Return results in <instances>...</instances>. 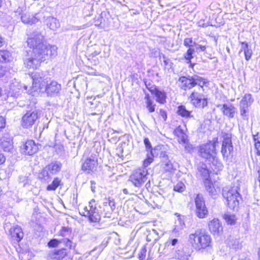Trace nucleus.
Segmentation results:
<instances>
[{
  "instance_id": "obj_1",
  "label": "nucleus",
  "mask_w": 260,
  "mask_h": 260,
  "mask_svg": "<svg viewBox=\"0 0 260 260\" xmlns=\"http://www.w3.org/2000/svg\"><path fill=\"white\" fill-rule=\"evenodd\" d=\"M27 43L28 46L32 49L24 58V64L28 69H37L41 62L57 54V47L47 43L44 36L38 30L30 34Z\"/></svg>"
},
{
  "instance_id": "obj_2",
  "label": "nucleus",
  "mask_w": 260,
  "mask_h": 260,
  "mask_svg": "<svg viewBox=\"0 0 260 260\" xmlns=\"http://www.w3.org/2000/svg\"><path fill=\"white\" fill-rule=\"evenodd\" d=\"M188 242L194 249L200 250L210 246L211 238L205 231L198 229L189 235Z\"/></svg>"
},
{
  "instance_id": "obj_3",
  "label": "nucleus",
  "mask_w": 260,
  "mask_h": 260,
  "mask_svg": "<svg viewBox=\"0 0 260 260\" xmlns=\"http://www.w3.org/2000/svg\"><path fill=\"white\" fill-rule=\"evenodd\" d=\"M180 87L184 90L190 89L198 85L199 89L203 90V87L208 83V81L197 75L192 76H182L178 80Z\"/></svg>"
},
{
  "instance_id": "obj_4",
  "label": "nucleus",
  "mask_w": 260,
  "mask_h": 260,
  "mask_svg": "<svg viewBox=\"0 0 260 260\" xmlns=\"http://www.w3.org/2000/svg\"><path fill=\"white\" fill-rule=\"evenodd\" d=\"M238 189V187H234L230 188L225 187L222 189V196L226 200L227 206L233 210L238 207L241 199Z\"/></svg>"
},
{
  "instance_id": "obj_5",
  "label": "nucleus",
  "mask_w": 260,
  "mask_h": 260,
  "mask_svg": "<svg viewBox=\"0 0 260 260\" xmlns=\"http://www.w3.org/2000/svg\"><path fill=\"white\" fill-rule=\"evenodd\" d=\"M62 164L58 161H54L44 167L39 173V178L43 181L49 182L52 176L58 173L62 168Z\"/></svg>"
},
{
  "instance_id": "obj_6",
  "label": "nucleus",
  "mask_w": 260,
  "mask_h": 260,
  "mask_svg": "<svg viewBox=\"0 0 260 260\" xmlns=\"http://www.w3.org/2000/svg\"><path fill=\"white\" fill-rule=\"evenodd\" d=\"M139 168L133 173L129 176L128 181L131 182L135 187L140 188L148 179V171L147 167Z\"/></svg>"
},
{
  "instance_id": "obj_7",
  "label": "nucleus",
  "mask_w": 260,
  "mask_h": 260,
  "mask_svg": "<svg viewBox=\"0 0 260 260\" xmlns=\"http://www.w3.org/2000/svg\"><path fill=\"white\" fill-rule=\"evenodd\" d=\"M217 143V139L216 138L206 144L201 145L199 151L200 156L206 160L212 158L213 156L217 154L216 147Z\"/></svg>"
},
{
  "instance_id": "obj_8",
  "label": "nucleus",
  "mask_w": 260,
  "mask_h": 260,
  "mask_svg": "<svg viewBox=\"0 0 260 260\" xmlns=\"http://www.w3.org/2000/svg\"><path fill=\"white\" fill-rule=\"evenodd\" d=\"M48 78L42 72L35 73L32 76V85L31 86L32 93L33 91H37L39 89H43L48 82Z\"/></svg>"
},
{
  "instance_id": "obj_9",
  "label": "nucleus",
  "mask_w": 260,
  "mask_h": 260,
  "mask_svg": "<svg viewBox=\"0 0 260 260\" xmlns=\"http://www.w3.org/2000/svg\"><path fill=\"white\" fill-rule=\"evenodd\" d=\"M189 99L191 104L197 108H204L208 105L206 95L196 90L191 93Z\"/></svg>"
},
{
  "instance_id": "obj_10",
  "label": "nucleus",
  "mask_w": 260,
  "mask_h": 260,
  "mask_svg": "<svg viewBox=\"0 0 260 260\" xmlns=\"http://www.w3.org/2000/svg\"><path fill=\"white\" fill-rule=\"evenodd\" d=\"M196 207V213L200 218H204L208 214V210L205 206V201L203 197L198 194L195 199Z\"/></svg>"
},
{
  "instance_id": "obj_11",
  "label": "nucleus",
  "mask_w": 260,
  "mask_h": 260,
  "mask_svg": "<svg viewBox=\"0 0 260 260\" xmlns=\"http://www.w3.org/2000/svg\"><path fill=\"white\" fill-rule=\"evenodd\" d=\"M94 202V199L91 200L89 202V209L87 207H85L84 210L86 212V214L84 215L87 216L91 222H96L100 220L101 215L99 213L98 209L93 205Z\"/></svg>"
},
{
  "instance_id": "obj_12",
  "label": "nucleus",
  "mask_w": 260,
  "mask_h": 260,
  "mask_svg": "<svg viewBox=\"0 0 260 260\" xmlns=\"http://www.w3.org/2000/svg\"><path fill=\"white\" fill-rule=\"evenodd\" d=\"M233 151L231 137L229 134L223 136L221 152L224 158H228Z\"/></svg>"
},
{
  "instance_id": "obj_13",
  "label": "nucleus",
  "mask_w": 260,
  "mask_h": 260,
  "mask_svg": "<svg viewBox=\"0 0 260 260\" xmlns=\"http://www.w3.org/2000/svg\"><path fill=\"white\" fill-rule=\"evenodd\" d=\"M38 119V113L36 111H27L22 117V125L24 128H28L34 125Z\"/></svg>"
},
{
  "instance_id": "obj_14",
  "label": "nucleus",
  "mask_w": 260,
  "mask_h": 260,
  "mask_svg": "<svg viewBox=\"0 0 260 260\" xmlns=\"http://www.w3.org/2000/svg\"><path fill=\"white\" fill-rule=\"evenodd\" d=\"M98 165V158L96 156L91 155L87 158L82 165V170L88 173L93 172L96 170Z\"/></svg>"
},
{
  "instance_id": "obj_15",
  "label": "nucleus",
  "mask_w": 260,
  "mask_h": 260,
  "mask_svg": "<svg viewBox=\"0 0 260 260\" xmlns=\"http://www.w3.org/2000/svg\"><path fill=\"white\" fill-rule=\"evenodd\" d=\"M39 149L38 146L33 140H28L21 147V152L28 155L36 153Z\"/></svg>"
},
{
  "instance_id": "obj_16",
  "label": "nucleus",
  "mask_w": 260,
  "mask_h": 260,
  "mask_svg": "<svg viewBox=\"0 0 260 260\" xmlns=\"http://www.w3.org/2000/svg\"><path fill=\"white\" fill-rule=\"evenodd\" d=\"M216 106L220 109L223 115L229 119L233 118L236 113V108L232 104H219Z\"/></svg>"
},
{
  "instance_id": "obj_17",
  "label": "nucleus",
  "mask_w": 260,
  "mask_h": 260,
  "mask_svg": "<svg viewBox=\"0 0 260 260\" xmlns=\"http://www.w3.org/2000/svg\"><path fill=\"white\" fill-rule=\"evenodd\" d=\"M45 87L47 94L50 96L58 95L61 88L60 84L55 81H52Z\"/></svg>"
},
{
  "instance_id": "obj_18",
  "label": "nucleus",
  "mask_w": 260,
  "mask_h": 260,
  "mask_svg": "<svg viewBox=\"0 0 260 260\" xmlns=\"http://www.w3.org/2000/svg\"><path fill=\"white\" fill-rule=\"evenodd\" d=\"M69 252L67 248L55 249L49 252L48 257L50 260H62L67 256Z\"/></svg>"
},
{
  "instance_id": "obj_19",
  "label": "nucleus",
  "mask_w": 260,
  "mask_h": 260,
  "mask_svg": "<svg viewBox=\"0 0 260 260\" xmlns=\"http://www.w3.org/2000/svg\"><path fill=\"white\" fill-rule=\"evenodd\" d=\"M146 149L147 151H150L147 154V158L143 161V165L145 167H148L153 160L154 154L151 143L148 138H145L144 140Z\"/></svg>"
},
{
  "instance_id": "obj_20",
  "label": "nucleus",
  "mask_w": 260,
  "mask_h": 260,
  "mask_svg": "<svg viewBox=\"0 0 260 260\" xmlns=\"http://www.w3.org/2000/svg\"><path fill=\"white\" fill-rule=\"evenodd\" d=\"M190 252L186 247L179 249L175 251L173 257L178 260H188Z\"/></svg>"
},
{
  "instance_id": "obj_21",
  "label": "nucleus",
  "mask_w": 260,
  "mask_h": 260,
  "mask_svg": "<svg viewBox=\"0 0 260 260\" xmlns=\"http://www.w3.org/2000/svg\"><path fill=\"white\" fill-rule=\"evenodd\" d=\"M208 226L210 231L214 235H219L222 231V226L218 219L210 221Z\"/></svg>"
},
{
  "instance_id": "obj_22",
  "label": "nucleus",
  "mask_w": 260,
  "mask_h": 260,
  "mask_svg": "<svg viewBox=\"0 0 260 260\" xmlns=\"http://www.w3.org/2000/svg\"><path fill=\"white\" fill-rule=\"evenodd\" d=\"M152 94L155 95L156 101L161 104H164L166 103L167 93L164 90H160L158 88L155 87L154 89L150 90Z\"/></svg>"
},
{
  "instance_id": "obj_23",
  "label": "nucleus",
  "mask_w": 260,
  "mask_h": 260,
  "mask_svg": "<svg viewBox=\"0 0 260 260\" xmlns=\"http://www.w3.org/2000/svg\"><path fill=\"white\" fill-rule=\"evenodd\" d=\"M10 234L13 239L19 242L23 238L24 234L20 226H14L10 230Z\"/></svg>"
},
{
  "instance_id": "obj_24",
  "label": "nucleus",
  "mask_w": 260,
  "mask_h": 260,
  "mask_svg": "<svg viewBox=\"0 0 260 260\" xmlns=\"http://www.w3.org/2000/svg\"><path fill=\"white\" fill-rule=\"evenodd\" d=\"M37 15L36 14L35 16H34L30 15L29 13H23L21 15V19L23 23L31 25L38 22L39 18L37 17Z\"/></svg>"
},
{
  "instance_id": "obj_25",
  "label": "nucleus",
  "mask_w": 260,
  "mask_h": 260,
  "mask_svg": "<svg viewBox=\"0 0 260 260\" xmlns=\"http://www.w3.org/2000/svg\"><path fill=\"white\" fill-rule=\"evenodd\" d=\"M205 186L206 190L209 192V194L213 197L218 194L220 191L218 187H215V185L210 180H206L204 181Z\"/></svg>"
},
{
  "instance_id": "obj_26",
  "label": "nucleus",
  "mask_w": 260,
  "mask_h": 260,
  "mask_svg": "<svg viewBox=\"0 0 260 260\" xmlns=\"http://www.w3.org/2000/svg\"><path fill=\"white\" fill-rule=\"evenodd\" d=\"M198 173L206 181L209 180V172L207 166L203 162H200L197 166Z\"/></svg>"
},
{
  "instance_id": "obj_27",
  "label": "nucleus",
  "mask_w": 260,
  "mask_h": 260,
  "mask_svg": "<svg viewBox=\"0 0 260 260\" xmlns=\"http://www.w3.org/2000/svg\"><path fill=\"white\" fill-rule=\"evenodd\" d=\"M0 148L4 151L9 152L12 148V142L10 138L3 137L0 139Z\"/></svg>"
},
{
  "instance_id": "obj_28",
  "label": "nucleus",
  "mask_w": 260,
  "mask_h": 260,
  "mask_svg": "<svg viewBox=\"0 0 260 260\" xmlns=\"http://www.w3.org/2000/svg\"><path fill=\"white\" fill-rule=\"evenodd\" d=\"M253 101L251 94H245L240 102L239 107L248 108L253 102Z\"/></svg>"
},
{
  "instance_id": "obj_29",
  "label": "nucleus",
  "mask_w": 260,
  "mask_h": 260,
  "mask_svg": "<svg viewBox=\"0 0 260 260\" xmlns=\"http://www.w3.org/2000/svg\"><path fill=\"white\" fill-rule=\"evenodd\" d=\"M174 133L178 138V141L180 143L185 144L188 141L187 135L180 126L174 130Z\"/></svg>"
},
{
  "instance_id": "obj_30",
  "label": "nucleus",
  "mask_w": 260,
  "mask_h": 260,
  "mask_svg": "<svg viewBox=\"0 0 260 260\" xmlns=\"http://www.w3.org/2000/svg\"><path fill=\"white\" fill-rule=\"evenodd\" d=\"M243 50L245 58L246 60H249L253 54L251 47L247 43L244 42L242 43L241 51Z\"/></svg>"
},
{
  "instance_id": "obj_31",
  "label": "nucleus",
  "mask_w": 260,
  "mask_h": 260,
  "mask_svg": "<svg viewBox=\"0 0 260 260\" xmlns=\"http://www.w3.org/2000/svg\"><path fill=\"white\" fill-rule=\"evenodd\" d=\"M46 23L50 29L52 30H55L60 26L58 20L52 17H49L47 18Z\"/></svg>"
},
{
  "instance_id": "obj_32",
  "label": "nucleus",
  "mask_w": 260,
  "mask_h": 260,
  "mask_svg": "<svg viewBox=\"0 0 260 260\" xmlns=\"http://www.w3.org/2000/svg\"><path fill=\"white\" fill-rule=\"evenodd\" d=\"M177 113L181 117L187 118L192 117L191 115V111L187 110L183 105H180L178 107Z\"/></svg>"
},
{
  "instance_id": "obj_33",
  "label": "nucleus",
  "mask_w": 260,
  "mask_h": 260,
  "mask_svg": "<svg viewBox=\"0 0 260 260\" xmlns=\"http://www.w3.org/2000/svg\"><path fill=\"white\" fill-rule=\"evenodd\" d=\"M102 19L103 18L102 17H99L98 19L95 21L94 25L107 30L113 28L114 26L111 24L105 23V21L104 23L102 24Z\"/></svg>"
},
{
  "instance_id": "obj_34",
  "label": "nucleus",
  "mask_w": 260,
  "mask_h": 260,
  "mask_svg": "<svg viewBox=\"0 0 260 260\" xmlns=\"http://www.w3.org/2000/svg\"><path fill=\"white\" fill-rule=\"evenodd\" d=\"M184 227V223L181 220H178L175 222L174 228L173 230V233L175 234L177 236L180 235L182 233Z\"/></svg>"
},
{
  "instance_id": "obj_35",
  "label": "nucleus",
  "mask_w": 260,
  "mask_h": 260,
  "mask_svg": "<svg viewBox=\"0 0 260 260\" xmlns=\"http://www.w3.org/2000/svg\"><path fill=\"white\" fill-rule=\"evenodd\" d=\"M209 162H210L212 166L214 167V169L217 170V171L222 170L223 168V165L220 161L218 159V158L216 156V154H215L214 156H213L212 158H210L208 159Z\"/></svg>"
},
{
  "instance_id": "obj_36",
  "label": "nucleus",
  "mask_w": 260,
  "mask_h": 260,
  "mask_svg": "<svg viewBox=\"0 0 260 260\" xmlns=\"http://www.w3.org/2000/svg\"><path fill=\"white\" fill-rule=\"evenodd\" d=\"M61 185V180L58 177H55L51 183L47 186V190L48 191L55 190Z\"/></svg>"
},
{
  "instance_id": "obj_37",
  "label": "nucleus",
  "mask_w": 260,
  "mask_h": 260,
  "mask_svg": "<svg viewBox=\"0 0 260 260\" xmlns=\"http://www.w3.org/2000/svg\"><path fill=\"white\" fill-rule=\"evenodd\" d=\"M223 218L228 224L234 225L237 220V217L234 214L229 213H225L223 215Z\"/></svg>"
},
{
  "instance_id": "obj_38",
  "label": "nucleus",
  "mask_w": 260,
  "mask_h": 260,
  "mask_svg": "<svg viewBox=\"0 0 260 260\" xmlns=\"http://www.w3.org/2000/svg\"><path fill=\"white\" fill-rule=\"evenodd\" d=\"M253 139L257 155H260V135L258 133L253 135Z\"/></svg>"
},
{
  "instance_id": "obj_39",
  "label": "nucleus",
  "mask_w": 260,
  "mask_h": 260,
  "mask_svg": "<svg viewBox=\"0 0 260 260\" xmlns=\"http://www.w3.org/2000/svg\"><path fill=\"white\" fill-rule=\"evenodd\" d=\"M108 206H109V211H108V213H105V217L107 218H111L112 212L115 207V204L114 199L109 198Z\"/></svg>"
},
{
  "instance_id": "obj_40",
  "label": "nucleus",
  "mask_w": 260,
  "mask_h": 260,
  "mask_svg": "<svg viewBox=\"0 0 260 260\" xmlns=\"http://www.w3.org/2000/svg\"><path fill=\"white\" fill-rule=\"evenodd\" d=\"M9 52L7 51H0V62H6L9 61Z\"/></svg>"
},
{
  "instance_id": "obj_41",
  "label": "nucleus",
  "mask_w": 260,
  "mask_h": 260,
  "mask_svg": "<svg viewBox=\"0 0 260 260\" xmlns=\"http://www.w3.org/2000/svg\"><path fill=\"white\" fill-rule=\"evenodd\" d=\"M194 52V49L193 48H189L187 52L184 54V57L186 60H188V62L191 61V58H192V54Z\"/></svg>"
},
{
  "instance_id": "obj_42",
  "label": "nucleus",
  "mask_w": 260,
  "mask_h": 260,
  "mask_svg": "<svg viewBox=\"0 0 260 260\" xmlns=\"http://www.w3.org/2000/svg\"><path fill=\"white\" fill-rule=\"evenodd\" d=\"M146 107L150 113H152L155 111L156 105L153 104L152 100H148V101H145Z\"/></svg>"
},
{
  "instance_id": "obj_43",
  "label": "nucleus",
  "mask_w": 260,
  "mask_h": 260,
  "mask_svg": "<svg viewBox=\"0 0 260 260\" xmlns=\"http://www.w3.org/2000/svg\"><path fill=\"white\" fill-rule=\"evenodd\" d=\"M240 115L243 120L248 119V108L244 107H239Z\"/></svg>"
},
{
  "instance_id": "obj_44",
  "label": "nucleus",
  "mask_w": 260,
  "mask_h": 260,
  "mask_svg": "<svg viewBox=\"0 0 260 260\" xmlns=\"http://www.w3.org/2000/svg\"><path fill=\"white\" fill-rule=\"evenodd\" d=\"M185 188L184 184L182 182H179L174 187V190L179 192H183Z\"/></svg>"
},
{
  "instance_id": "obj_45",
  "label": "nucleus",
  "mask_w": 260,
  "mask_h": 260,
  "mask_svg": "<svg viewBox=\"0 0 260 260\" xmlns=\"http://www.w3.org/2000/svg\"><path fill=\"white\" fill-rule=\"evenodd\" d=\"M163 61L164 63L165 68L171 69L173 64L171 60L167 57L165 55L162 56Z\"/></svg>"
},
{
  "instance_id": "obj_46",
  "label": "nucleus",
  "mask_w": 260,
  "mask_h": 260,
  "mask_svg": "<svg viewBox=\"0 0 260 260\" xmlns=\"http://www.w3.org/2000/svg\"><path fill=\"white\" fill-rule=\"evenodd\" d=\"M62 241H60V240H58L56 239H53L49 241L48 243V246L51 248L56 247Z\"/></svg>"
},
{
  "instance_id": "obj_47",
  "label": "nucleus",
  "mask_w": 260,
  "mask_h": 260,
  "mask_svg": "<svg viewBox=\"0 0 260 260\" xmlns=\"http://www.w3.org/2000/svg\"><path fill=\"white\" fill-rule=\"evenodd\" d=\"M184 45L187 47H190L196 45L195 42H193L192 38H186L184 40Z\"/></svg>"
},
{
  "instance_id": "obj_48",
  "label": "nucleus",
  "mask_w": 260,
  "mask_h": 260,
  "mask_svg": "<svg viewBox=\"0 0 260 260\" xmlns=\"http://www.w3.org/2000/svg\"><path fill=\"white\" fill-rule=\"evenodd\" d=\"M178 240L177 238H170L166 242V244L168 246L171 245L175 246L178 243Z\"/></svg>"
},
{
  "instance_id": "obj_49",
  "label": "nucleus",
  "mask_w": 260,
  "mask_h": 260,
  "mask_svg": "<svg viewBox=\"0 0 260 260\" xmlns=\"http://www.w3.org/2000/svg\"><path fill=\"white\" fill-rule=\"evenodd\" d=\"M173 165L170 161H167L164 167L165 172H171L173 170Z\"/></svg>"
},
{
  "instance_id": "obj_50",
  "label": "nucleus",
  "mask_w": 260,
  "mask_h": 260,
  "mask_svg": "<svg viewBox=\"0 0 260 260\" xmlns=\"http://www.w3.org/2000/svg\"><path fill=\"white\" fill-rule=\"evenodd\" d=\"M60 241H62L61 243H63V244H64L66 247H69L70 249L72 248V242L69 239H64L60 240Z\"/></svg>"
},
{
  "instance_id": "obj_51",
  "label": "nucleus",
  "mask_w": 260,
  "mask_h": 260,
  "mask_svg": "<svg viewBox=\"0 0 260 260\" xmlns=\"http://www.w3.org/2000/svg\"><path fill=\"white\" fill-rule=\"evenodd\" d=\"M184 148L188 152H191L193 150V147L192 145L188 143V141L186 142Z\"/></svg>"
},
{
  "instance_id": "obj_52",
  "label": "nucleus",
  "mask_w": 260,
  "mask_h": 260,
  "mask_svg": "<svg viewBox=\"0 0 260 260\" xmlns=\"http://www.w3.org/2000/svg\"><path fill=\"white\" fill-rule=\"evenodd\" d=\"M159 114L162 117L163 119L166 121L167 119V114L166 112L162 109L159 110Z\"/></svg>"
},
{
  "instance_id": "obj_53",
  "label": "nucleus",
  "mask_w": 260,
  "mask_h": 260,
  "mask_svg": "<svg viewBox=\"0 0 260 260\" xmlns=\"http://www.w3.org/2000/svg\"><path fill=\"white\" fill-rule=\"evenodd\" d=\"M241 247V245L239 241H235L232 244V248L234 249H239Z\"/></svg>"
},
{
  "instance_id": "obj_54",
  "label": "nucleus",
  "mask_w": 260,
  "mask_h": 260,
  "mask_svg": "<svg viewBox=\"0 0 260 260\" xmlns=\"http://www.w3.org/2000/svg\"><path fill=\"white\" fill-rule=\"evenodd\" d=\"M146 250L145 248H144L142 249L141 253L139 254V258L140 259V260H143V259L144 258H145V255H146Z\"/></svg>"
},
{
  "instance_id": "obj_55",
  "label": "nucleus",
  "mask_w": 260,
  "mask_h": 260,
  "mask_svg": "<svg viewBox=\"0 0 260 260\" xmlns=\"http://www.w3.org/2000/svg\"><path fill=\"white\" fill-rule=\"evenodd\" d=\"M196 45L197 46L196 47L197 50L200 49L201 51H204L206 49V47L205 45H197V44Z\"/></svg>"
},
{
  "instance_id": "obj_56",
  "label": "nucleus",
  "mask_w": 260,
  "mask_h": 260,
  "mask_svg": "<svg viewBox=\"0 0 260 260\" xmlns=\"http://www.w3.org/2000/svg\"><path fill=\"white\" fill-rule=\"evenodd\" d=\"M90 183H91V190L92 192H95V182L94 181H93V180H91L90 181Z\"/></svg>"
},
{
  "instance_id": "obj_57",
  "label": "nucleus",
  "mask_w": 260,
  "mask_h": 260,
  "mask_svg": "<svg viewBox=\"0 0 260 260\" xmlns=\"http://www.w3.org/2000/svg\"><path fill=\"white\" fill-rule=\"evenodd\" d=\"M108 202H109V199L107 200H106L104 202V205L105 207V208H104V210H107L109 211V206H108Z\"/></svg>"
},
{
  "instance_id": "obj_58",
  "label": "nucleus",
  "mask_w": 260,
  "mask_h": 260,
  "mask_svg": "<svg viewBox=\"0 0 260 260\" xmlns=\"http://www.w3.org/2000/svg\"><path fill=\"white\" fill-rule=\"evenodd\" d=\"M5 160L6 158L5 156L2 153H0V165L5 162Z\"/></svg>"
},
{
  "instance_id": "obj_59",
  "label": "nucleus",
  "mask_w": 260,
  "mask_h": 260,
  "mask_svg": "<svg viewBox=\"0 0 260 260\" xmlns=\"http://www.w3.org/2000/svg\"><path fill=\"white\" fill-rule=\"evenodd\" d=\"M144 99H145L146 101H148V100H152L150 99V97L149 94H148V93L145 95V96Z\"/></svg>"
},
{
  "instance_id": "obj_60",
  "label": "nucleus",
  "mask_w": 260,
  "mask_h": 260,
  "mask_svg": "<svg viewBox=\"0 0 260 260\" xmlns=\"http://www.w3.org/2000/svg\"><path fill=\"white\" fill-rule=\"evenodd\" d=\"M61 231H63V232L66 233L69 232V228L67 227H62Z\"/></svg>"
},
{
  "instance_id": "obj_61",
  "label": "nucleus",
  "mask_w": 260,
  "mask_h": 260,
  "mask_svg": "<svg viewBox=\"0 0 260 260\" xmlns=\"http://www.w3.org/2000/svg\"><path fill=\"white\" fill-rule=\"evenodd\" d=\"M59 235L62 237H64L66 236V233L63 232V231L60 230L59 231Z\"/></svg>"
},
{
  "instance_id": "obj_62",
  "label": "nucleus",
  "mask_w": 260,
  "mask_h": 260,
  "mask_svg": "<svg viewBox=\"0 0 260 260\" xmlns=\"http://www.w3.org/2000/svg\"><path fill=\"white\" fill-rule=\"evenodd\" d=\"M4 75V71L2 69H0V78L3 77Z\"/></svg>"
},
{
  "instance_id": "obj_63",
  "label": "nucleus",
  "mask_w": 260,
  "mask_h": 260,
  "mask_svg": "<svg viewBox=\"0 0 260 260\" xmlns=\"http://www.w3.org/2000/svg\"><path fill=\"white\" fill-rule=\"evenodd\" d=\"M3 41L2 38L0 36V47L3 45Z\"/></svg>"
},
{
  "instance_id": "obj_64",
  "label": "nucleus",
  "mask_w": 260,
  "mask_h": 260,
  "mask_svg": "<svg viewBox=\"0 0 260 260\" xmlns=\"http://www.w3.org/2000/svg\"><path fill=\"white\" fill-rule=\"evenodd\" d=\"M123 192L124 193V194H129L128 192V190L126 188H124L123 189Z\"/></svg>"
}]
</instances>
